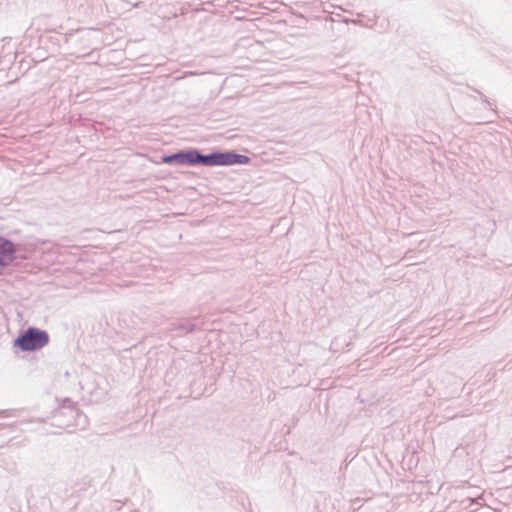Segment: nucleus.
<instances>
[{
  "mask_svg": "<svg viewBox=\"0 0 512 512\" xmlns=\"http://www.w3.org/2000/svg\"><path fill=\"white\" fill-rule=\"evenodd\" d=\"M48 341L49 336L45 331L29 328L15 340L14 345L23 351H33L44 347Z\"/></svg>",
  "mask_w": 512,
  "mask_h": 512,
  "instance_id": "f257e3e1",
  "label": "nucleus"
},
{
  "mask_svg": "<svg viewBox=\"0 0 512 512\" xmlns=\"http://www.w3.org/2000/svg\"><path fill=\"white\" fill-rule=\"evenodd\" d=\"M249 158L245 155H239L233 152L213 153L203 156L200 154L199 163L206 166H229L234 164H247Z\"/></svg>",
  "mask_w": 512,
  "mask_h": 512,
  "instance_id": "f03ea898",
  "label": "nucleus"
},
{
  "mask_svg": "<svg viewBox=\"0 0 512 512\" xmlns=\"http://www.w3.org/2000/svg\"><path fill=\"white\" fill-rule=\"evenodd\" d=\"M200 154L195 150H190L188 152L183 153H177L170 156L163 157L162 161L164 163H172V162H178L180 164H190L194 165L199 163Z\"/></svg>",
  "mask_w": 512,
  "mask_h": 512,
  "instance_id": "7ed1b4c3",
  "label": "nucleus"
},
{
  "mask_svg": "<svg viewBox=\"0 0 512 512\" xmlns=\"http://www.w3.org/2000/svg\"><path fill=\"white\" fill-rule=\"evenodd\" d=\"M14 252L13 243L0 237V269L13 259Z\"/></svg>",
  "mask_w": 512,
  "mask_h": 512,
  "instance_id": "20e7f679",
  "label": "nucleus"
}]
</instances>
